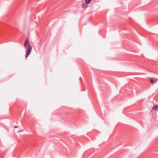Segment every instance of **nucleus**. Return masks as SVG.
<instances>
[{
  "mask_svg": "<svg viewBox=\"0 0 158 158\" xmlns=\"http://www.w3.org/2000/svg\"><path fill=\"white\" fill-rule=\"evenodd\" d=\"M85 2L87 4H89L91 1V0H85Z\"/></svg>",
  "mask_w": 158,
  "mask_h": 158,
  "instance_id": "nucleus-4",
  "label": "nucleus"
},
{
  "mask_svg": "<svg viewBox=\"0 0 158 158\" xmlns=\"http://www.w3.org/2000/svg\"><path fill=\"white\" fill-rule=\"evenodd\" d=\"M24 46L25 49H27L26 51L25 57L27 58L31 53L32 50V47L30 44L28 38H27L24 43Z\"/></svg>",
  "mask_w": 158,
  "mask_h": 158,
  "instance_id": "nucleus-1",
  "label": "nucleus"
},
{
  "mask_svg": "<svg viewBox=\"0 0 158 158\" xmlns=\"http://www.w3.org/2000/svg\"><path fill=\"white\" fill-rule=\"evenodd\" d=\"M152 109L153 110H156L158 111V106L156 105L153 106L152 107Z\"/></svg>",
  "mask_w": 158,
  "mask_h": 158,
  "instance_id": "nucleus-2",
  "label": "nucleus"
},
{
  "mask_svg": "<svg viewBox=\"0 0 158 158\" xmlns=\"http://www.w3.org/2000/svg\"><path fill=\"white\" fill-rule=\"evenodd\" d=\"M150 81L152 83H154L155 82L152 78H150Z\"/></svg>",
  "mask_w": 158,
  "mask_h": 158,
  "instance_id": "nucleus-3",
  "label": "nucleus"
}]
</instances>
